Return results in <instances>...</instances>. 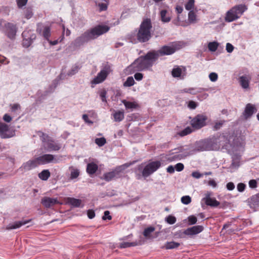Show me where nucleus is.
<instances>
[{
    "mask_svg": "<svg viewBox=\"0 0 259 259\" xmlns=\"http://www.w3.org/2000/svg\"><path fill=\"white\" fill-rule=\"evenodd\" d=\"M249 186L251 188H255L257 186V183L255 180H250L249 182Z\"/></svg>",
    "mask_w": 259,
    "mask_h": 259,
    "instance_id": "nucleus-56",
    "label": "nucleus"
},
{
    "mask_svg": "<svg viewBox=\"0 0 259 259\" xmlns=\"http://www.w3.org/2000/svg\"><path fill=\"white\" fill-rule=\"evenodd\" d=\"M211 194L210 192H207L205 194V197L202 199V201H204L207 205L211 207H217L219 205L220 202L215 198L210 197Z\"/></svg>",
    "mask_w": 259,
    "mask_h": 259,
    "instance_id": "nucleus-16",
    "label": "nucleus"
},
{
    "mask_svg": "<svg viewBox=\"0 0 259 259\" xmlns=\"http://www.w3.org/2000/svg\"><path fill=\"white\" fill-rule=\"evenodd\" d=\"M256 111V109L254 105L248 103L246 105L243 115L245 119H247L250 117L253 113Z\"/></svg>",
    "mask_w": 259,
    "mask_h": 259,
    "instance_id": "nucleus-19",
    "label": "nucleus"
},
{
    "mask_svg": "<svg viewBox=\"0 0 259 259\" xmlns=\"http://www.w3.org/2000/svg\"><path fill=\"white\" fill-rule=\"evenodd\" d=\"M98 169L97 164L94 162H91L88 164L87 167V172L90 175L94 174Z\"/></svg>",
    "mask_w": 259,
    "mask_h": 259,
    "instance_id": "nucleus-23",
    "label": "nucleus"
},
{
    "mask_svg": "<svg viewBox=\"0 0 259 259\" xmlns=\"http://www.w3.org/2000/svg\"><path fill=\"white\" fill-rule=\"evenodd\" d=\"M135 80L132 76L128 77L126 80L124 82V87H128L133 85L135 84Z\"/></svg>",
    "mask_w": 259,
    "mask_h": 259,
    "instance_id": "nucleus-38",
    "label": "nucleus"
},
{
    "mask_svg": "<svg viewBox=\"0 0 259 259\" xmlns=\"http://www.w3.org/2000/svg\"><path fill=\"white\" fill-rule=\"evenodd\" d=\"M240 83L243 89H247L249 87V78L246 76H242L239 78Z\"/></svg>",
    "mask_w": 259,
    "mask_h": 259,
    "instance_id": "nucleus-26",
    "label": "nucleus"
},
{
    "mask_svg": "<svg viewBox=\"0 0 259 259\" xmlns=\"http://www.w3.org/2000/svg\"><path fill=\"white\" fill-rule=\"evenodd\" d=\"M237 188L238 191L243 192L245 189V185L243 183H239Z\"/></svg>",
    "mask_w": 259,
    "mask_h": 259,
    "instance_id": "nucleus-55",
    "label": "nucleus"
},
{
    "mask_svg": "<svg viewBox=\"0 0 259 259\" xmlns=\"http://www.w3.org/2000/svg\"><path fill=\"white\" fill-rule=\"evenodd\" d=\"M188 224L189 225L195 224L197 222V218L194 215H190L188 218Z\"/></svg>",
    "mask_w": 259,
    "mask_h": 259,
    "instance_id": "nucleus-45",
    "label": "nucleus"
},
{
    "mask_svg": "<svg viewBox=\"0 0 259 259\" xmlns=\"http://www.w3.org/2000/svg\"><path fill=\"white\" fill-rule=\"evenodd\" d=\"M3 119L7 122H10L12 120V117L8 114H5L3 116Z\"/></svg>",
    "mask_w": 259,
    "mask_h": 259,
    "instance_id": "nucleus-62",
    "label": "nucleus"
},
{
    "mask_svg": "<svg viewBox=\"0 0 259 259\" xmlns=\"http://www.w3.org/2000/svg\"><path fill=\"white\" fill-rule=\"evenodd\" d=\"M67 202L74 207H79L81 201L80 199L68 197L67 198Z\"/></svg>",
    "mask_w": 259,
    "mask_h": 259,
    "instance_id": "nucleus-28",
    "label": "nucleus"
},
{
    "mask_svg": "<svg viewBox=\"0 0 259 259\" xmlns=\"http://www.w3.org/2000/svg\"><path fill=\"white\" fill-rule=\"evenodd\" d=\"M165 221L169 224L172 225L176 222V218L175 217L169 215L165 218Z\"/></svg>",
    "mask_w": 259,
    "mask_h": 259,
    "instance_id": "nucleus-42",
    "label": "nucleus"
},
{
    "mask_svg": "<svg viewBox=\"0 0 259 259\" xmlns=\"http://www.w3.org/2000/svg\"><path fill=\"white\" fill-rule=\"evenodd\" d=\"M41 204L46 208H50L59 202L57 198L44 197L41 199Z\"/></svg>",
    "mask_w": 259,
    "mask_h": 259,
    "instance_id": "nucleus-18",
    "label": "nucleus"
},
{
    "mask_svg": "<svg viewBox=\"0 0 259 259\" xmlns=\"http://www.w3.org/2000/svg\"><path fill=\"white\" fill-rule=\"evenodd\" d=\"M33 15L32 10L31 8H28L25 11V17L27 19H30Z\"/></svg>",
    "mask_w": 259,
    "mask_h": 259,
    "instance_id": "nucleus-47",
    "label": "nucleus"
},
{
    "mask_svg": "<svg viewBox=\"0 0 259 259\" xmlns=\"http://www.w3.org/2000/svg\"><path fill=\"white\" fill-rule=\"evenodd\" d=\"M188 20L191 23L196 22V15L193 11H190L188 14Z\"/></svg>",
    "mask_w": 259,
    "mask_h": 259,
    "instance_id": "nucleus-36",
    "label": "nucleus"
},
{
    "mask_svg": "<svg viewBox=\"0 0 259 259\" xmlns=\"http://www.w3.org/2000/svg\"><path fill=\"white\" fill-rule=\"evenodd\" d=\"M209 78L211 81L214 82L218 78V74L214 72H211L209 74Z\"/></svg>",
    "mask_w": 259,
    "mask_h": 259,
    "instance_id": "nucleus-49",
    "label": "nucleus"
},
{
    "mask_svg": "<svg viewBox=\"0 0 259 259\" xmlns=\"http://www.w3.org/2000/svg\"><path fill=\"white\" fill-rule=\"evenodd\" d=\"M207 151L217 150L220 148L218 140L213 137L206 140Z\"/></svg>",
    "mask_w": 259,
    "mask_h": 259,
    "instance_id": "nucleus-17",
    "label": "nucleus"
},
{
    "mask_svg": "<svg viewBox=\"0 0 259 259\" xmlns=\"http://www.w3.org/2000/svg\"><path fill=\"white\" fill-rule=\"evenodd\" d=\"M223 123H224L223 121H217L215 123L213 128H214V130H218L222 127Z\"/></svg>",
    "mask_w": 259,
    "mask_h": 259,
    "instance_id": "nucleus-53",
    "label": "nucleus"
},
{
    "mask_svg": "<svg viewBox=\"0 0 259 259\" xmlns=\"http://www.w3.org/2000/svg\"><path fill=\"white\" fill-rule=\"evenodd\" d=\"M234 10L232 8L227 12L225 19L226 22H230L238 19V16L236 15Z\"/></svg>",
    "mask_w": 259,
    "mask_h": 259,
    "instance_id": "nucleus-21",
    "label": "nucleus"
},
{
    "mask_svg": "<svg viewBox=\"0 0 259 259\" xmlns=\"http://www.w3.org/2000/svg\"><path fill=\"white\" fill-rule=\"evenodd\" d=\"M207 117L204 114H198L191 120L193 127L199 129L205 125Z\"/></svg>",
    "mask_w": 259,
    "mask_h": 259,
    "instance_id": "nucleus-7",
    "label": "nucleus"
},
{
    "mask_svg": "<svg viewBox=\"0 0 259 259\" xmlns=\"http://www.w3.org/2000/svg\"><path fill=\"white\" fill-rule=\"evenodd\" d=\"M114 120L116 122L121 121L124 118V112L121 111H116L113 114Z\"/></svg>",
    "mask_w": 259,
    "mask_h": 259,
    "instance_id": "nucleus-30",
    "label": "nucleus"
},
{
    "mask_svg": "<svg viewBox=\"0 0 259 259\" xmlns=\"http://www.w3.org/2000/svg\"><path fill=\"white\" fill-rule=\"evenodd\" d=\"M185 92L188 93L192 95L196 94L198 91H196L195 89L193 88L189 89H185Z\"/></svg>",
    "mask_w": 259,
    "mask_h": 259,
    "instance_id": "nucleus-59",
    "label": "nucleus"
},
{
    "mask_svg": "<svg viewBox=\"0 0 259 259\" xmlns=\"http://www.w3.org/2000/svg\"><path fill=\"white\" fill-rule=\"evenodd\" d=\"M122 103L124 105L126 109L133 110L137 107V104L135 102H131L126 101L125 100L122 101Z\"/></svg>",
    "mask_w": 259,
    "mask_h": 259,
    "instance_id": "nucleus-31",
    "label": "nucleus"
},
{
    "mask_svg": "<svg viewBox=\"0 0 259 259\" xmlns=\"http://www.w3.org/2000/svg\"><path fill=\"white\" fill-rule=\"evenodd\" d=\"M234 50V47L230 43L226 44V50L228 53H231Z\"/></svg>",
    "mask_w": 259,
    "mask_h": 259,
    "instance_id": "nucleus-58",
    "label": "nucleus"
},
{
    "mask_svg": "<svg viewBox=\"0 0 259 259\" xmlns=\"http://www.w3.org/2000/svg\"><path fill=\"white\" fill-rule=\"evenodd\" d=\"M182 69L179 67L174 68L171 71L172 76L174 77H180L182 74Z\"/></svg>",
    "mask_w": 259,
    "mask_h": 259,
    "instance_id": "nucleus-35",
    "label": "nucleus"
},
{
    "mask_svg": "<svg viewBox=\"0 0 259 259\" xmlns=\"http://www.w3.org/2000/svg\"><path fill=\"white\" fill-rule=\"evenodd\" d=\"M181 202L184 204H189L191 202V198L189 196H184L181 198Z\"/></svg>",
    "mask_w": 259,
    "mask_h": 259,
    "instance_id": "nucleus-44",
    "label": "nucleus"
},
{
    "mask_svg": "<svg viewBox=\"0 0 259 259\" xmlns=\"http://www.w3.org/2000/svg\"><path fill=\"white\" fill-rule=\"evenodd\" d=\"M110 69L109 66L105 67L99 73L97 76L92 81L93 84H98L102 82L105 80L107 75L109 74Z\"/></svg>",
    "mask_w": 259,
    "mask_h": 259,
    "instance_id": "nucleus-10",
    "label": "nucleus"
},
{
    "mask_svg": "<svg viewBox=\"0 0 259 259\" xmlns=\"http://www.w3.org/2000/svg\"><path fill=\"white\" fill-rule=\"evenodd\" d=\"M20 108V106L18 104H14L11 106V110L12 111H16L18 109Z\"/></svg>",
    "mask_w": 259,
    "mask_h": 259,
    "instance_id": "nucleus-64",
    "label": "nucleus"
},
{
    "mask_svg": "<svg viewBox=\"0 0 259 259\" xmlns=\"http://www.w3.org/2000/svg\"><path fill=\"white\" fill-rule=\"evenodd\" d=\"M38 135L41 137L44 142H46V148L48 151H58L61 148V146L49 140V136L41 132H39Z\"/></svg>",
    "mask_w": 259,
    "mask_h": 259,
    "instance_id": "nucleus-5",
    "label": "nucleus"
},
{
    "mask_svg": "<svg viewBox=\"0 0 259 259\" xmlns=\"http://www.w3.org/2000/svg\"><path fill=\"white\" fill-rule=\"evenodd\" d=\"M192 130L190 127H187L183 131H181L179 133V135L180 136L183 137L187 135L188 134L192 133Z\"/></svg>",
    "mask_w": 259,
    "mask_h": 259,
    "instance_id": "nucleus-40",
    "label": "nucleus"
},
{
    "mask_svg": "<svg viewBox=\"0 0 259 259\" xmlns=\"http://www.w3.org/2000/svg\"><path fill=\"white\" fill-rule=\"evenodd\" d=\"M88 217L89 219H92L94 218L95 216V213L94 210L92 209H90L88 211Z\"/></svg>",
    "mask_w": 259,
    "mask_h": 259,
    "instance_id": "nucleus-60",
    "label": "nucleus"
},
{
    "mask_svg": "<svg viewBox=\"0 0 259 259\" xmlns=\"http://www.w3.org/2000/svg\"><path fill=\"white\" fill-rule=\"evenodd\" d=\"M219 46V44L217 41L210 42L208 44V48L210 51L215 52L217 50Z\"/></svg>",
    "mask_w": 259,
    "mask_h": 259,
    "instance_id": "nucleus-34",
    "label": "nucleus"
},
{
    "mask_svg": "<svg viewBox=\"0 0 259 259\" xmlns=\"http://www.w3.org/2000/svg\"><path fill=\"white\" fill-rule=\"evenodd\" d=\"M50 175L51 174L49 170L45 169L38 174V177L43 181H46L50 177Z\"/></svg>",
    "mask_w": 259,
    "mask_h": 259,
    "instance_id": "nucleus-29",
    "label": "nucleus"
},
{
    "mask_svg": "<svg viewBox=\"0 0 259 259\" xmlns=\"http://www.w3.org/2000/svg\"><path fill=\"white\" fill-rule=\"evenodd\" d=\"M203 174H200L198 171H194L192 173V176L196 179H199L202 177Z\"/></svg>",
    "mask_w": 259,
    "mask_h": 259,
    "instance_id": "nucleus-57",
    "label": "nucleus"
},
{
    "mask_svg": "<svg viewBox=\"0 0 259 259\" xmlns=\"http://www.w3.org/2000/svg\"><path fill=\"white\" fill-rule=\"evenodd\" d=\"M188 150L191 155L197 152L207 151L206 140L197 142L194 147L188 149Z\"/></svg>",
    "mask_w": 259,
    "mask_h": 259,
    "instance_id": "nucleus-12",
    "label": "nucleus"
},
{
    "mask_svg": "<svg viewBox=\"0 0 259 259\" xmlns=\"http://www.w3.org/2000/svg\"><path fill=\"white\" fill-rule=\"evenodd\" d=\"M161 162L158 161H153L147 164L142 171V175L144 177H148L155 172L161 166Z\"/></svg>",
    "mask_w": 259,
    "mask_h": 259,
    "instance_id": "nucleus-6",
    "label": "nucleus"
},
{
    "mask_svg": "<svg viewBox=\"0 0 259 259\" xmlns=\"http://www.w3.org/2000/svg\"><path fill=\"white\" fill-rule=\"evenodd\" d=\"M233 9H235L234 12H235L236 15L238 16V18L244 13V12L247 10L246 7L243 5H239L235 6L233 8Z\"/></svg>",
    "mask_w": 259,
    "mask_h": 259,
    "instance_id": "nucleus-24",
    "label": "nucleus"
},
{
    "mask_svg": "<svg viewBox=\"0 0 259 259\" xmlns=\"http://www.w3.org/2000/svg\"><path fill=\"white\" fill-rule=\"evenodd\" d=\"M15 136V131L11 130L9 125L0 122V137L2 139L10 138Z\"/></svg>",
    "mask_w": 259,
    "mask_h": 259,
    "instance_id": "nucleus-8",
    "label": "nucleus"
},
{
    "mask_svg": "<svg viewBox=\"0 0 259 259\" xmlns=\"http://www.w3.org/2000/svg\"><path fill=\"white\" fill-rule=\"evenodd\" d=\"M175 168L177 171H181L184 168V164L182 163H178L175 165Z\"/></svg>",
    "mask_w": 259,
    "mask_h": 259,
    "instance_id": "nucleus-50",
    "label": "nucleus"
},
{
    "mask_svg": "<svg viewBox=\"0 0 259 259\" xmlns=\"http://www.w3.org/2000/svg\"><path fill=\"white\" fill-rule=\"evenodd\" d=\"M135 244L134 243H130V242H123L120 243V247L122 248H126L130 247L131 246H134Z\"/></svg>",
    "mask_w": 259,
    "mask_h": 259,
    "instance_id": "nucleus-51",
    "label": "nucleus"
},
{
    "mask_svg": "<svg viewBox=\"0 0 259 259\" xmlns=\"http://www.w3.org/2000/svg\"><path fill=\"white\" fill-rule=\"evenodd\" d=\"M30 221V220L21 221L16 222L13 224H10L7 226L6 229L8 230H10L16 229L19 228L20 227H21L22 226L27 224Z\"/></svg>",
    "mask_w": 259,
    "mask_h": 259,
    "instance_id": "nucleus-20",
    "label": "nucleus"
},
{
    "mask_svg": "<svg viewBox=\"0 0 259 259\" xmlns=\"http://www.w3.org/2000/svg\"><path fill=\"white\" fill-rule=\"evenodd\" d=\"M134 77L136 80H137L138 81H140L142 79V78L143 77V75L142 73L137 72L135 74Z\"/></svg>",
    "mask_w": 259,
    "mask_h": 259,
    "instance_id": "nucleus-54",
    "label": "nucleus"
},
{
    "mask_svg": "<svg viewBox=\"0 0 259 259\" xmlns=\"http://www.w3.org/2000/svg\"><path fill=\"white\" fill-rule=\"evenodd\" d=\"M78 70H79L78 66L77 65H75L72 66L70 71H69L68 72V75H74V74H75L76 73H77L78 72Z\"/></svg>",
    "mask_w": 259,
    "mask_h": 259,
    "instance_id": "nucleus-46",
    "label": "nucleus"
},
{
    "mask_svg": "<svg viewBox=\"0 0 259 259\" xmlns=\"http://www.w3.org/2000/svg\"><path fill=\"white\" fill-rule=\"evenodd\" d=\"M176 51V49L174 47L164 46L161 47L158 51H152L157 55V59L159 56H162L164 55H169L174 53Z\"/></svg>",
    "mask_w": 259,
    "mask_h": 259,
    "instance_id": "nucleus-11",
    "label": "nucleus"
},
{
    "mask_svg": "<svg viewBox=\"0 0 259 259\" xmlns=\"http://www.w3.org/2000/svg\"><path fill=\"white\" fill-rule=\"evenodd\" d=\"M39 164H44L50 162L58 163L61 160L62 156L59 158H56L55 156L52 154H44L42 156L37 157Z\"/></svg>",
    "mask_w": 259,
    "mask_h": 259,
    "instance_id": "nucleus-9",
    "label": "nucleus"
},
{
    "mask_svg": "<svg viewBox=\"0 0 259 259\" xmlns=\"http://www.w3.org/2000/svg\"><path fill=\"white\" fill-rule=\"evenodd\" d=\"M112 217L110 215V212L108 210H106L104 212V215L102 217V219L105 220L108 219V220H111Z\"/></svg>",
    "mask_w": 259,
    "mask_h": 259,
    "instance_id": "nucleus-52",
    "label": "nucleus"
},
{
    "mask_svg": "<svg viewBox=\"0 0 259 259\" xmlns=\"http://www.w3.org/2000/svg\"><path fill=\"white\" fill-rule=\"evenodd\" d=\"M174 151V152L168 155L166 158L167 160L170 162L180 160L191 155L188 149H183L181 148L180 149H175Z\"/></svg>",
    "mask_w": 259,
    "mask_h": 259,
    "instance_id": "nucleus-4",
    "label": "nucleus"
},
{
    "mask_svg": "<svg viewBox=\"0 0 259 259\" xmlns=\"http://www.w3.org/2000/svg\"><path fill=\"white\" fill-rule=\"evenodd\" d=\"M157 60V55L154 52L150 51L145 56H141L137 59L128 67L133 72L141 71L150 69Z\"/></svg>",
    "mask_w": 259,
    "mask_h": 259,
    "instance_id": "nucleus-2",
    "label": "nucleus"
},
{
    "mask_svg": "<svg viewBox=\"0 0 259 259\" xmlns=\"http://www.w3.org/2000/svg\"><path fill=\"white\" fill-rule=\"evenodd\" d=\"M160 17L162 21L165 23L169 22L171 19L170 16L167 14V11L165 10L161 11Z\"/></svg>",
    "mask_w": 259,
    "mask_h": 259,
    "instance_id": "nucleus-27",
    "label": "nucleus"
},
{
    "mask_svg": "<svg viewBox=\"0 0 259 259\" xmlns=\"http://www.w3.org/2000/svg\"><path fill=\"white\" fill-rule=\"evenodd\" d=\"M194 0H188V2L185 5V9L188 11H192L191 10L194 6Z\"/></svg>",
    "mask_w": 259,
    "mask_h": 259,
    "instance_id": "nucleus-41",
    "label": "nucleus"
},
{
    "mask_svg": "<svg viewBox=\"0 0 259 259\" xmlns=\"http://www.w3.org/2000/svg\"><path fill=\"white\" fill-rule=\"evenodd\" d=\"M118 177L119 175L117 173L115 169H114L112 171H110L104 174L102 179H104L107 182H109L114 179V178H118Z\"/></svg>",
    "mask_w": 259,
    "mask_h": 259,
    "instance_id": "nucleus-22",
    "label": "nucleus"
},
{
    "mask_svg": "<svg viewBox=\"0 0 259 259\" xmlns=\"http://www.w3.org/2000/svg\"><path fill=\"white\" fill-rule=\"evenodd\" d=\"M235 188V185L232 182H229L227 184V188L228 190H233Z\"/></svg>",
    "mask_w": 259,
    "mask_h": 259,
    "instance_id": "nucleus-63",
    "label": "nucleus"
},
{
    "mask_svg": "<svg viewBox=\"0 0 259 259\" xmlns=\"http://www.w3.org/2000/svg\"><path fill=\"white\" fill-rule=\"evenodd\" d=\"M106 140L105 138L102 137L100 138H96L95 139V143L99 146L101 147L105 144Z\"/></svg>",
    "mask_w": 259,
    "mask_h": 259,
    "instance_id": "nucleus-39",
    "label": "nucleus"
},
{
    "mask_svg": "<svg viewBox=\"0 0 259 259\" xmlns=\"http://www.w3.org/2000/svg\"><path fill=\"white\" fill-rule=\"evenodd\" d=\"M69 169L70 172V180L76 179L79 176L80 171L77 168L72 166L69 167Z\"/></svg>",
    "mask_w": 259,
    "mask_h": 259,
    "instance_id": "nucleus-25",
    "label": "nucleus"
},
{
    "mask_svg": "<svg viewBox=\"0 0 259 259\" xmlns=\"http://www.w3.org/2000/svg\"><path fill=\"white\" fill-rule=\"evenodd\" d=\"M5 27L7 36L11 39H14L17 32L16 25L11 23H8L5 24Z\"/></svg>",
    "mask_w": 259,
    "mask_h": 259,
    "instance_id": "nucleus-15",
    "label": "nucleus"
},
{
    "mask_svg": "<svg viewBox=\"0 0 259 259\" xmlns=\"http://www.w3.org/2000/svg\"><path fill=\"white\" fill-rule=\"evenodd\" d=\"M152 25L150 19L146 18L141 23L137 34L138 40L140 42H146L152 37Z\"/></svg>",
    "mask_w": 259,
    "mask_h": 259,
    "instance_id": "nucleus-3",
    "label": "nucleus"
},
{
    "mask_svg": "<svg viewBox=\"0 0 259 259\" xmlns=\"http://www.w3.org/2000/svg\"><path fill=\"white\" fill-rule=\"evenodd\" d=\"M203 230V227L202 226H195L191 228H189L185 230L183 232L181 233L180 236L183 238L184 235L188 236H192L197 234Z\"/></svg>",
    "mask_w": 259,
    "mask_h": 259,
    "instance_id": "nucleus-13",
    "label": "nucleus"
},
{
    "mask_svg": "<svg viewBox=\"0 0 259 259\" xmlns=\"http://www.w3.org/2000/svg\"><path fill=\"white\" fill-rule=\"evenodd\" d=\"M250 204L254 206H259V194L252 196L250 199Z\"/></svg>",
    "mask_w": 259,
    "mask_h": 259,
    "instance_id": "nucleus-33",
    "label": "nucleus"
},
{
    "mask_svg": "<svg viewBox=\"0 0 259 259\" xmlns=\"http://www.w3.org/2000/svg\"><path fill=\"white\" fill-rule=\"evenodd\" d=\"M155 230L153 227H150L145 229L143 235L145 237H149L150 234Z\"/></svg>",
    "mask_w": 259,
    "mask_h": 259,
    "instance_id": "nucleus-43",
    "label": "nucleus"
},
{
    "mask_svg": "<svg viewBox=\"0 0 259 259\" xmlns=\"http://www.w3.org/2000/svg\"><path fill=\"white\" fill-rule=\"evenodd\" d=\"M38 165L39 164L37 158H35L24 162L20 167V169L24 171H26L37 167Z\"/></svg>",
    "mask_w": 259,
    "mask_h": 259,
    "instance_id": "nucleus-14",
    "label": "nucleus"
},
{
    "mask_svg": "<svg viewBox=\"0 0 259 259\" xmlns=\"http://www.w3.org/2000/svg\"><path fill=\"white\" fill-rule=\"evenodd\" d=\"M50 31H51V29L49 26H45L44 27V30L42 31V35L46 39H47L48 40H49V37L51 35Z\"/></svg>",
    "mask_w": 259,
    "mask_h": 259,
    "instance_id": "nucleus-37",
    "label": "nucleus"
},
{
    "mask_svg": "<svg viewBox=\"0 0 259 259\" xmlns=\"http://www.w3.org/2000/svg\"><path fill=\"white\" fill-rule=\"evenodd\" d=\"M109 30V27L106 25H97L87 30L79 36L76 37L73 41V45L75 47H80L90 40L97 38L108 31Z\"/></svg>",
    "mask_w": 259,
    "mask_h": 259,
    "instance_id": "nucleus-1",
    "label": "nucleus"
},
{
    "mask_svg": "<svg viewBox=\"0 0 259 259\" xmlns=\"http://www.w3.org/2000/svg\"><path fill=\"white\" fill-rule=\"evenodd\" d=\"M126 168L123 166V165L122 164L121 165L117 166V167H116V168L115 169L118 175H119L120 172H122Z\"/></svg>",
    "mask_w": 259,
    "mask_h": 259,
    "instance_id": "nucleus-61",
    "label": "nucleus"
},
{
    "mask_svg": "<svg viewBox=\"0 0 259 259\" xmlns=\"http://www.w3.org/2000/svg\"><path fill=\"white\" fill-rule=\"evenodd\" d=\"M18 7L21 8L23 6H25L28 2V0H16Z\"/></svg>",
    "mask_w": 259,
    "mask_h": 259,
    "instance_id": "nucleus-48",
    "label": "nucleus"
},
{
    "mask_svg": "<svg viewBox=\"0 0 259 259\" xmlns=\"http://www.w3.org/2000/svg\"><path fill=\"white\" fill-rule=\"evenodd\" d=\"M180 245L179 243L171 241L167 242L164 247L166 249H171L178 247Z\"/></svg>",
    "mask_w": 259,
    "mask_h": 259,
    "instance_id": "nucleus-32",
    "label": "nucleus"
}]
</instances>
